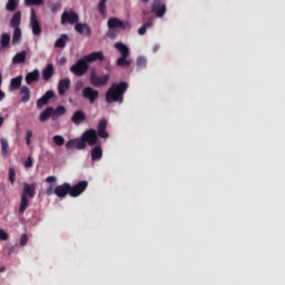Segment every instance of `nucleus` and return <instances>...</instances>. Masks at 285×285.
<instances>
[{"label": "nucleus", "instance_id": "1", "mask_svg": "<svg viewBox=\"0 0 285 285\" xmlns=\"http://www.w3.org/2000/svg\"><path fill=\"white\" fill-rule=\"evenodd\" d=\"M128 90V83L121 81L119 83H112L106 92L107 104L118 102L124 104V95Z\"/></svg>", "mask_w": 285, "mask_h": 285}, {"label": "nucleus", "instance_id": "2", "mask_svg": "<svg viewBox=\"0 0 285 285\" xmlns=\"http://www.w3.org/2000/svg\"><path fill=\"white\" fill-rule=\"evenodd\" d=\"M89 81H90V85L94 86V88H101L106 86L108 81H110V75L105 73L102 76H99L97 71L92 70L89 76Z\"/></svg>", "mask_w": 285, "mask_h": 285}, {"label": "nucleus", "instance_id": "3", "mask_svg": "<svg viewBox=\"0 0 285 285\" xmlns=\"http://www.w3.org/2000/svg\"><path fill=\"white\" fill-rule=\"evenodd\" d=\"M90 66L88 62L85 60V58H80L73 66L70 67V72L72 75H76V77H83L86 72H88Z\"/></svg>", "mask_w": 285, "mask_h": 285}, {"label": "nucleus", "instance_id": "4", "mask_svg": "<svg viewBox=\"0 0 285 285\" xmlns=\"http://www.w3.org/2000/svg\"><path fill=\"white\" fill-rule=\"evenodd\" d=\"M82 140L86 146H97V141H99V136L97 135V130L88 129L82 135Z\"/></svg>", "mask_w": 285, "mask_h": 285}, {"label": "nucleus", "instance_id": "5", "mask_svg": "<svg viewBox=\"0 0 285 285\" xmlns=\"http://www.w3.org/2000/svg\"><path fill=\"white\" fill-rule=\"evenodd\" d=\"M29 26L32 30V33L36 37H39L41 35V24L39 23V20L37 19V11H35V8H32L31 12H30Z\"/></svg>", "mask_w": 285, "mask_h": 285}, {"label": "nucleus", "instance_id": "6", "mask_svg": "<svg viewBox=\"0 0 285 285\" xmlns=\"http://www.w3.org/2000/svg\"><path fill=\"white\" fill-rule=\"evenodd\" d=\"M82 99H86L89 104H95L96 99H99V90L94 87L82 88Z\"/></svg>", "mask_w": 285, "mask_h": 285}, {"label": "nucleus", "instance_id": "7", "mask_svg": "<svg viewBox=\"0 0 285 285\" xmlns=\"http://www.w3.org/2000/svg\"><path fill=\"white\" fill-rule=\"evenodd\" d=\"M37 195V183L23 184L21 197H26L27 199H35V196Z\"/></svg>", "mask_w": 285, "mask_h": 285}, {"label": "nucleus", "instance_id": "8", "mask_svg": "<svg viewBox=\"0 0 285 285\" xmlns=\"http://www.w3.org/2000/svg\"><path fill=\"white\" fill-rule=\"evenodd\" d=\"M87 188H88V183L86 180H81L73 186L70 185L69 196L79 197Z\"/></svg>", "mask_w": 285, "mask_h": 285}, {"label": "nucleus", "instance_id": "9", "mask_svg": "<svg viewBox=\"0 0 285 285\" xmlns=\"http://www.w3.org/2000/svg\"><path fill=\"white\" fill-rule=\"evenodd\" d=\"M79 22V14H77L75 11H65L61 14V23L62 26H66V23H70L71 26H73V23H78Z\"/></svg>", "mask_w": 285, "mask_h": 285}, {"label": "nucleus", "instance_id": "10", "mask_svg": "<svg viewBox=\"0 0 285 285\" xmlns=\"http://www.w3.org/2000/svg\"><path fill=\"white\" fill-rule=\"evenodd\" d=\"M66 148H67V150H70L71 148H76V150H86L87 145H86L83 138L80 137V138H75V139L68 140L66 142Z\"/></svg>", "mask_w": 285, "mask_h": 285}, {"label": "nucleus", "instance_id": "11", "mask_svg": "<svg viewBox=\"0 0 285 285\" xmlns=\"http://www.w3.org/2000/svg\"><path fill=\"white\" fill-rule=\"evenodd\" d=\"M153 14L158 17V19H161L164 14H166V3L161 1H154L150 8Z\"/></svg>", "mask_w": 285, "mask_h": 285}, {"label": "nucleus", "instance_id": "12", "mask_svg": "<svg viewBox=\"0 0 285 285\" xmlns=\"http://www.w3.org/2000/svg\"><path fill=\"white\" fill-rule=\"evenodd\" d=\"M55 195H56V197H59L60 199H63V197H68V195H70V184L63 183L62 185L56 186Z\"/></svg>", "mask_w": 285, "mask_h": 285}, {"label": "nucleus", "instance_id": "13", "mask_svg": "<svg viewBox=\"0 0 285 285\" xmlns=\"http://www.w3.org/2000/svg\"><path fill=\"white\" fill-rule=\"evenodd\" d=\"M106 128H108V120L107 119L100 120L96 131L98 137H100V139H108V137H110V134L106 131Z\"/></svg>", "mask_w": 285, "mask_h": 285}, {"label": "nucleus", "instance_id": "14", "mask_svg": "<svg viewBox=\"0 0 285 285\" xmlns=\"http://www.w3.org/2000/svg\"><path fill=\"white\" fill-rule=\"evenodd\" d=\"M82 58H85V61H87L88 63H95V61H104L105 56H104V51H94L89 55L83 56Z\"/></svg>", "mask_w": 285, "mask_h": 285}, {"label": "nucleus", "instance_id": "15", "mask_svg": "<svg viewBox=\"0 0 285 285\" xmlns=\"http://www.w3.org/2000/svg\"><path fill=\"white\" fill-rule=\"evenodd\" d=\"M75 30L76 32H78V35H86L87 37H90V35H92V29H90V26H88V23L76 22Z\"/></svg>", "mask_w": 285, "mask_h": 285}, {"label": "nucleus", "instance_id": "16", "mask_svg": "<svg viewBox=\"0 0 285 285\" xmlns=\"http://www.w3.org/2000/svg\"><path fill=\"white\" fill-rule=\"evenodd\" d=\"M55 98V91L48 90L41 98L37 100V108H43V106H48V101Z\"/></svg>", "mask_w": 285, "mask_h": 285}, {"label": "nucleus", "instance_id": "17", "mask_svg": "<svg viewBox=\"0 0 285 285\" xmlns=\"http://www.w3.org/2000/svg\"><path fill=\"white\" fill-rule=\"evenodd\" d=\"M39 69H35L33 71L28 72L24 77L27 86H32V83L39 81Z\"/></svg>", "mask_w": 285, "mask_h": 285}, {"label": "nucleus", "instance_id": "18", "mask_svg": "<svg viewBox=\"0 0 285 285\" xmlns=\"http://www.w3.org/2000/svg\"><path fill=\"white\" fill-rule=\"evenodd\" d=\"M71 121L72 124H75V126L83 124V121H86V112H83L82 110L75 111L71 117Z\"/></svg>", "mask_w": 285, "mask_h": 285}, {"label": "nucleus", "instance_id": "19", "mask_svg": "<svg viewBox=\"0 0 285 285\" xmlns=\"http://www.w3.org/2000/svg\"><path fill=\"white\" fill-rule=\"evenodd\" d=\"M52 75H55V66L52 63H49L42 70V79L45 81H50V79H52Z\"/></svg>", "mask_w": 285, "mask_h": 285}, {"label": "nucleus", "instance_id": "20", "mask_svg": "<svg viewBox=\"0 0 285 285\" xmlns=\"http://www.w3.org/2000/svg\"><path fill=\"white\" fill-rule=\"evenodd\" d=\"M70 89V79H62L58 83V94L60 97H63L66 95V90Z\"/></svg>", "mask_w": 285, "mask_h": 285}, {"label": "nucleus", "instance_id": "21", "mask_svg": "<svg viewBox=\"0 0 285 285\" xmlns=\"http://www.w3.org/2000/svg\"><path fill=\"white\" fill-rule=\"evenodd\" d=\"M115 48L120 52V57H130V49L122 42H116Z\"/></svg>", "mask_w": 285, "mask_h": 285}, {"label": "nucleus", "instance_id": "22", "mask_svg": "<svg viewBox=\"0 0 285 285\" xmlns=\"http://www.w3.org/2000/svg\"><path fill=\"white\" fill-rule=\"evenodd\" d=\"M29 206H30V200L26 198V196H20V205L18 209L19 215H23V213L28 210Z\"/></svg>", "mask_w": 285, "mask_h": 285}, {"label": "nucleus", "instance_id": "23", "mask_svg": "<svg viewBox=\"0 0 285 285\" xmlns=\"http://www.w3.org/2000/svg\"><path fill=\"white\" fill-rule=\"evenodd\" d=\"M104 157V150L100 146H96L91 149V159L92 161H99Z\"/></svg>", "mask_w": 285, "mask_h": 285}, {"label": "nucleus", "instance_id": "24", "mask_svg": "<svg viewBox=\"0 0 285 285\" xmlns=\"http://www.w3.org/2000/svg\"><path fill=\"white\" fill-rule=\"evenodd\" d=\"M21 26V11H16L10 20V28H19Z\"/></svg>", "mask_w": 285, "mask_h": 285}, {"label": "nucleus", "instance_id": "25", "mask_svg": "<svg viewBox=\"0 0 285 285\" xmlns=\"http://www.w3.org/2000/svg\"><path fill=\"white\" fill-rule=\"evenodd\" d=\"M20 95L22 104H28V101H30V88L26 86L20 87Z\"/></svg>", "mask_w": 285, "mask_h": 285}, {"label": "nucleus", "instance_id": "26", "mask_svg": "<svg viewBox=\"0 0 285 285\" xmlns=\"http://www.w3.org/2000/svg\"><path fill=\"white\" fill-rule=\"evenodd\" d=\"M107 26L110 30H114V28H121V26H124V21L119 20V18H110L107 21Z\"/></svg>", "mask_w": 285, "mask_h": 285}, {"label": "nucleus", "instance_id": "27", "mask_svg": "<svg viewBox=\"0 0 285 285\" xmlns=\"http://www.w3.org/2000/svg\"><path fill=\"white\" fill-rule=\"evenodd\" d=\"M66 112V107L62 105H59L56 109L52 111V121H57L63 114Z\"/></svg>", "mask_w": 285, "mask_h": 285}, {"label": "nucleus", "instance_id": "28", "mask_svg": "<svg viewBox=\"0 0 285 285\" xmlns=\"http://www.w3.org/2000/svg\"><path fill=\"white\" fill-rule=\"evenodd\" d=\"M22 81H23V76H18L16 78H12L10 81L11 90H19V88H21Z\"/></svg>", "mask_w": 285, "mask_h": 285}, {"label": "nucleus", "instance_id": "29", "mask_svg": "<svg viewBox=\"0 0 285 285\" xmlns=\"http://www.w3.org/2000/svg\"><path fill=\"white\" fill-rule=\"evenodd\" d=\"M52 112H53V108L52 107H47L43 112L40 114L39 120L40 121H48V119H50V117L52 118Z\"/></svg>", "mask_w": 285, "mask_h": 285}, {"label": "nucleus", "instance_id": "30", "mask_svg": "<svg viewBox=\"0 0 285 285\" xmlns=\"http://www.w3.org/2000/svg\"><path fill=\"white\" fill-rule=\"evenodd\" d=\"M116 63L120 68H128L132 63V60L128 59V57L120 56Z\"/></svg>", "mask_w": 285, "mask_h": 285}, {"label": "nucleus", "instance_id": "31", "mask_svg": "<svg viewBox=\"0 0 285 285\" xmlns=\"http://www.w3.org/2000/svg\"><path fill=\"white\" fill-rule=\"evenodd\" d=\"M28 52L21 51L18 52L13 58H12V63H26V57Z\"/></svg>", "mask_w": 285, "mask_h": 285}, {"label": "nucleus", "instance_id": "32", "mask_svg": "<svg viewBox=\"0 0 285 285\" xmlns=\"http://www.w3.org/2000/svg\"><path fill=\"white\" fill-rule=\"evenodd\" d=\"M17 8H19V0H8V2L6 4V10L8 12H14V10H17Z\"/></svg>", "mask_w": 285, "mask_h": 285}, {"label": "nucleus", "instance_id": "33", "mask_svg": "<svg viewBox=\"0 0 285 285\" xmlns=\"http://www.w3.org/2000/svg\"><path fill=\"white\" fill-rule=\"evenodd\" d=\"M1 48H8L10 46V33H2L0 37Z\"/></svg>", "mask_w": 285, "mask_h": 285}, {"label": "nucleus", "instance_id": "34", "mask_svg": "<svg viewBox=\"0 0 285 285\" xmlns=\"http://www.w3.org/2000/svg\"><path fill=\"white\" fill-rule=\"evenodd\" d=\"M66 41H68V35L63 33L58 40H56L55 48H66Z\"/></svg>", "mask_w": 285, "mask_h": 285}, {"label": "nucleus", "instance_id": "35", "mask_svg": "<svg viewBox=\"0 0 285 285\" xmlns=\"http://www.w3.org/2000/svg\"><path fill=\"white\" fill-rule=\"evenodd\" d=\"M21 41V28H13L12 45L17 46Z\"/></svg>", "mask_w": 285, "mask_h": 285}, {"label": "nucleus", "instance_id": "36", "mask_svg": "<svg viewBox=\"0 0 285 285\" xmlns=\"http://www.w3.org/2000/svg\"><path fill=\"white\" fill-rule=\"evenodd\" d=\"M106 3H108V0H100L98 3V11H99V14H101V17H106L107 14Z\"/></svg>", "mask_w": 285, "mask_h": 285}, {"label": "nucleus", "instance_id": "37", "mask_svg": "<svg viewBox=\"0 0 285 285\" xmlns=\"http://www.w3.org/2000/svg\"><path fill=\"white\" fill-rule=\"evenodd\" d=\"M136 63L140 70H144L146 66H148V60L146 59V57L140 56L137 58Z\"/></svg>", "mask_w": 285, "mask_h": 285}, {"label": "nucleus", "instance_id": "38", "mask_svg": "<svg viewBox=\"0 0 285 285\" xmlns=\"http://www.w3.org/2000/svg\"><path fill=\"white\" fill-rule=\"evenodd\" d=\"M53 144H56V146H63L66 144V139H63V136L60 135H56L53 136Z\"/></svg>", "mask_w": 285, "mask_h": 285}, {"label": "nucleus", "instance_id": "39", "mask_svg": "<svg viewBox=\"0 0 285 285\" xmlns=\"http://www.w3.org/2000/svg\"><path fill=\"white\" fill-rule=\"evenodd\" d=\"M17 176V173L14 171V168H9V181L11 186H14V177Z\"/></svg>", "mask_w": 285, "mask_h": 285}, {"label": "nucleus", "instance_id": "40", "mask_svg": "<svg viewBox=\"0 0 285 285\" xmlns=\"http://www.w3.org/2000/svg\"><path fill=\"white\" fill-rule=\"evenodd\" d=\"M26 6H43V0H24Z\"/></svg>", "mask_w": 285, "mask_h": 285}, {"label": "nucleus", "instance_id": "41", "mask_svg": "<svg viewBox=\"0 0 285 285\" xmlns=\"http://www.w3.org/2000/svg\"><path fill=\"white\" fill-rule=\"evenodd\" d=\"M50 10L53 13L59 12V10H61V2L51 3L50 4Z\"/></svg>", "mask_w": 285, "mask_h": 285}, {"label": "nucleus", "instance_id": "42", "mask_svg": "<svg viewBox=\"0 0 285 285\" xmlns=\"http://www.w3.org/2000/svg\"><path fill=\"white\" fill-rule=\"evenodd\" d=\"M1 148H2V155H7L8 148H10V145H8V140L1 139Z\"/></svg>", "mask_w": 285, "mask_h": 285}, {"label": "nucleus", "instance_id": "43", "mask_svg": "<svg viewBox=\"0 0 285 285\" xmlns=\"http://www.w3.org/2000/svg\"><path fill=\"white\" fill-rule=\"evenodd\" d=\"M32 129H29L27 130V134H26V144L27 146H30V144L32 142Z\"/></svg>", "mask_w": 285, "mask_h": 285}, {"label": "nucleus", "instance_id": "44", "mask_svg": "<svg viewBox=\"0 0 285 285\" xmlns=\"http://www.w3.org/2000/svg\"><path fill=\"white\" fill-rule=\"evenodd\" d=\"M28 245V234H22L20 237V246H27Z\"/></svg>", "mask_w": 285, "mask_h": 285}, {"label": "nucleus", "instance_id": "45", "mask_svg": "<svg viewBox=\"0 0 285 285\" xmlns=\"http://www.w3.org/2000/svg\"><path fill=\"white\" fill-rule=\"evenodd\" d=\"M142 26H145L147 28V30L153 28V26H154V18L153 17L148 18L147 21Z\"/></svg>", "mask_w": 285, "mask_h": 285}, {"label": "nucleus", "instance_id": "46", "mask_svg": "<svg viewBox=\"0 0 285 285\" xmlns=\"http://www.w3.org/2000/svg\"><path fill=\"white\" fill-rule=\"evenodd\" d=\"M46 195L50 197V195H55V185H49L46 189Z\"/></svg>", "mask_w": 285, "mask_h": 285}, {"label": "nucleus", "instance_id": "47", "mask_svg": "<svg viewBox=\"0 0 285 285\" xmlns=\"http://www.w3.org/2000/svg\"><path fill=\"white\" fill-rule=\"evenodd\" d=\"M8 233H6V230H3V229H0V239L2 240V242H8Z\"/></svg>", "mask_w": 285, "mask_h": 285}, {"label": "nucleus", "instance_id": "48", "mask_svg": "<svg viewBox=\"0 0 285 285\" xmlns=\"http://www.w3.org/2000/svg\"><path fill=\"white\" fill-rule=\"evenodd\" d=\"M33 160L32 157H28V159L24 161V168H32Z\"/></svg>", "mask_w": 285, "mask_h": 285}, {"label": "nucleus", "instance_id": "49", "mask_svg": "<svg viewBox=\"0 0 285 285\" xmlns=\"http://www.w3.org/2000/svg\"><path fill=\"white\" fill-rule=\"evenodd\" d=\"M120 28L122 30H130V28H132V26L130 24V22H122V26H120Z\"/></svg>", "mask_w": 285, "mask_h": 285}, {"label": "nucleus", "instance_id": "50", "mask_svg": "<svg viewBox=\"0 0 285 285\" xmlns=\"http://www.w3.org/2000/svg\"><path fill=\"white\" fill-rule=\"evenodd\" d=\"M46 181H47V184H55V181H57V177H55V176H48V177L46 178Z\"/></svg>", "mask_w": 285, "mask_h": 285}, {"label": "nucleus", "instance_id": "51", "mask_svg": "<svg viewBox=\"0 0 285 285\" xmlns=\"http://www.w3.org/2000/svg\"><path fill=\"white\" fill-rule=\"evenodd\" d=\"M107 37H109V39H115L117 37V33L114 30H109L107 32Z\"/></svg>", "mask_w": 285, "mask_h": 285}, {"label": "nucleus", "instance_id": "52", "mask_svg": "<svg viewBox=\"0 0 285 285\" xmlns=\"http://www.w3.org/2000/svg\"><path fill=\"white\" fill-rule=\"evenodd\" d=\"M146 30L147 28L142 24L139 29H138V35H140L142 37V35H146Z\"/></svg>", "mask_w": 285, "mask_h": 285}, {"label": "nucleus", "instance_id": "53", "mask_svg": "<svg viewBox=\"0 0 285 285\" xmlns=\"http://www.w3.org/2000/svg\"><path fill=\"white\" fill-rule=\"evenodd\" d=\"M3 99H6V92L0 89V101H3Z\"/></svg>", "mask_w": 285, "mask_h": 285}, {"label": "nucleus", "instance_id": "54", "mask_svg": "<svg viewBox=\"0 0 285 285\" xmlns=\"http://www.w3.org/2000/svg\"><path fill=\"white\" fill-rule=\"evenodd\" d=\"M3 121H6V119L3 117H0V128L1 126H3Z\"/></svg>", "mask_w": 285, "mask_h": 285}, {"label": "nucleus", "instance_id": "55", "mask_svg": "<svg viewBox=\"0 0 285 285\" xmlns=\"http://www.w3.org/2000/svg\"><path fill=\"white\" fill-rule=\"evenodd\" d=\"M3 83V77L0 73V86Z\"/></svg>", "mask_w": 285, "mask_h": 285}, {"label": "nucleus", "instance_id": "56", "mask_svg": "<svg viewBox=\"0 0 285 285\" xmlns=\"http://www.w3.org/2000/svg\"><path fill=\"white\" fill-rule=\"evenodd\" d=\"M0 273H6V267H0Z\"/></svg>", "mask_w": 285, "mask_h": 285}, {"label": "nucleus", "instance_id": "57", "mask_svg": "<svg viewBox=\"0 0 285 285\" xmlns=\"http://www.w3.org/2000/svg\"><path fill=\"white\" fill-rule=\"evenodd\" d=\"M140 1H142V3H148L149 0H140Z\"/></svg>", "mask_w": 285, "mask_h": 285}, {"label": "nucleus", "instance_id": "58", "mask_svg": "<svg viewBox=\"0 0 285 285\" xmlns=\"http://www.w3.org/2000/svg\"><path fill=\"white\" fill-rule=\"evenodd\" d=\"M61 63H66V58L61 59Z\"/></svg>", "mask_w": 285, "mask_h": 285}, {"label": "nucleus", "instance_id": "59", "mask_svg": "<svg viewBox=\"0 0 285 285\" xmlns=\"http://www.w3.org/2000/svg\"><path fill=\"white\" fill-rule=\"evenodd\" d=\"M12 250H13V247H11V248L9 249V253H12Z\"/></svg>", "mask_w": 285, "mask_h": 285}, {"label": "nucleus", "instance_id": "60", "mask_svg": "<svg viewBox=\"0 0 285 285\" xmlns=\"http://www.w3.org/2000/svg\"><path fill=\"white\" fill-rule=\"evenodd\" d=\"M142 14H148V12H146V11H142Z\"/></svg>", "mask_w": 285, "mask_h": 285}, {"label": "nucleus", "instance_id": "61", "mask_svg": "<svg viewBox=\"0 0 285 285\" xmlns=\"http://www.w3.org/2000/svg\"><path fill=\"white\" fill-rule=\"evenodd\" d=\"M154 1H160V0H154Z\"/></svg>", "mask_w": 285, "mask_h": 285}]
</instances>
